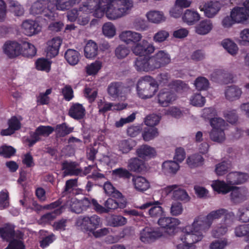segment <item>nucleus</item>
<instances>
[{
	"instance_id": "f257e3e1",
	"label": "nucleus",
	"mask_w": 249,
	"mask_h": 249,
	"mask_svg": "<svg viewBox=\"0 0 249 249\" xmlns=\"http://www.w3.org/2000/svg\"><path fill=\"white\" fill-rule=\"evenodd\" d=\"M212 187L218 194L224 195L231 191V199L235 203H239L245 201L249 196L248 190L246 188L231 187L223 181L216 180L213 182Z\"/></svg>"
},
{
	"instance_id": "f03ea898",
	"label": "nucleus",
	"mask_w": 249,
	"mask_h": 249,
	"mask_svg": "<svg viewBox=\"0 0 249 249\" xmlns=\"http://www.w3.org/2000/svg\"><path fill=\"white\" fill-rule=\"evenodd\" d=\"M184 234L180 240L185 239L187 242L196 243L202 239V216L196 217L192 225L186 226L183 229Z\"/></svg>"
},
{
	"instance_id": "7ed1b4c3",
	"label": "nucleus",
	"mask_w": 249,
	"mask_h": 249,
	"mask_svg": "<svg viewBox=\"0 0 249 249\" xmlns=\"http://www.w3.org/2000/svg\"><path fill=\"white\" fill-rule=\"evenodd\" d=\"M158 89L157 82L149 76L140 79L137 85L138 94L142 99L151 98L157 91Z\"/></svg>"
},
{
	"instance_id": "20e7f679",
	"label": "nucleus",
	"mask_w": 249,
	"mask_h": 249,
	"mask_svg": "<svg viewBox=\"0 0 249 249\" xmlns=\"http://www.w3.org/2000/svg\"><path fill=\"white\" fill-rule=\"evenodd\" d=\"M106 1V16L110 20H115L128 14L133 7V2H127L125 4H118L116 2Z\"/></svg>"
},
{
	"instance_id": "39448f33",
	"label": "nucleus",
	"mask_w": 249,
	"mask_h": 249,
	"mask_svg": "<svg viewBox=\"0 0 249 249\" xmlns=\"http://www.w3.org/2000/svg\"><path fill=\"white\" fill-rule=\"evenodd\" d=\"M53 5L45 1H37L34 3L31 8V12L34 15H42L46 18L53 21L57 17L53 8Z\"/></svg>"
},
{
	"instance_id": "423d86ee",
	"label": "nucleus",
	"mask_w": 249,
	"mask_h": 249,
	"mask_svg": "<svg viewBox=\"0 0 249 249\" xmlns=\"http://www.w3.org/2000/svg\"><path fill=\"white\" fill-rule=\"evenodd\" d=\"M102 223L100 217L94 214L90 216H81L76 221L75 225L84 231L91 232L99 228Z\"/></svg>"
},
{
	"instance_id": "0eeeda50",
	"label": "nucleus",
	"mask_w": 249,
	"mask_h": 249,
	"mask_svg": "<svg viewBox=\"0 0 249 249\" xmlns=\"http://www.w3.org/2000/svg\"><path fill=\"white\" fill-rule=\"evenodd\" d=\"M133 53L136 55L145 56L153 53L155 50L154 46L150 44L147 40H142L137 43L132 47Z\"/></svg>"
},
{
	"instance_id": "6e6552de",
	"label": "nucleus",
	"mask_w": 249,
	"mask_h": 249,
	"mask_svg": "<svg viewBox=\"0 0 249 249\" xmlns=\"http://www.w3.org/2000/svg\"><path fill=\"white\" fill-rule=\"evenodd\" d=\"M180 223L178 219L169 217H160L158 221L159 225L169 234L174 232Z\"/></svg>"
},
{
	"instance_id": "1a4fd4ad",
	"label": "nucleus",
	"mask_w": 249,
	"mask_h": 249,
	"mask_svg": "<svg viewBox=\"0 0 249 249\" xmlns=\"http://www.w3.org/2000/svg\"><path fill=\"white\" fill-rule=\"evenodd\" d=\"M15 231V226L11 224H6L3 227L0 228V236L4 240L9 242V243L12 241L16 240L15 237L21 238L23 234L19 232V235Z\"/></svg>"
},
{
	"instance_id": "9d476101",
	"label": "nucleus",
	"mask_w": 249,
	"mask_h": 249,
	"mask_svg": "<svg viewBox=\"0 0 249 249\" xmlns=\"http://www.w3.org/2000/svg\"><path fill=\"white\" fill-rule=\"evenodd\" d=\"M22 50L21 44L16 41H9L4 45V52L10 58H14L20 55Z\"/></svg>"
},
{
	"instance_id": "9b49d317",
	"label": "nucleus",
	"mask_w": 249,
	"mask_h": 249,
	"mask_svg": "<svg viewBox=\"0 0 249 249\" xmlns=\"http://www.w3.org/2000/svg\"><path fill=\"white\" fill-rule=\"evenodd\" d=\"M162 233L154 228L146 227L141 231L140 239L144 243H149L161 236Z\"/></svg>"
},
{
	"instance_id": "f8f14e48",
	"label": "nucleus",
	"mask_w": 249,
	"mask_h": 249,
	"mask_svg": "<svg viewBox=\"0 0 249 249\" xmlns=\"http://www.w3.org/2000/svg\"><path fill=\"white\" fill-rule=\"evenodd\" d=\"M62 170H64L63 176L81 175L82 170L78 168V164L76 162L64 161L62 164Z\"/></svg>"
},
{
	"instance_id": "ddd939ff",
	"label": "nucleus",
	"mask_w": 249,
	"mask_h": 249,
	"mask_svg": "<svg viewBox=\"0 0 249 249\" xmlns=\"http://www.w3.org/2000/svg\"><path fill=\"white\" fill-rule=\"evenodd\" d=\"M165 190L167 194L173 191L172 198L175 200L187 201L189 199V196L186 191L177 185L168 186Z\"/></svg>"
},
{
	"instance_id": "4468645a",
	"label": "nucleus",
	"mask_w": 249,
	"mask_h": 249,
	"mask_svg": "<svg viewBox=\"0 0 249 249\" xmlns=\"http://www.w3.org/2000/svg\"><path fill=\"white\" fill-rule=\"evenodd\" d=\"M231 13L236 23H243L249 19V10L246 8L234 7Z\"/></svg>"
},
{
	"instance_id": "2eb2a0df",
	"label": "nucleus",
	"mask_w": 249,
	"mask_h": 249,
	"mask_svg": "<svg viewBox=\"0 0 249 249\" xmlns=\"http://www.w3.org/2000/svg\"><path fill=\"white\" fill-rule=\"evenodd\" d=\"M125 89V86L122 82H113L108 85L107 91L109 96L116 98L122 94Z\"/></svg>"
},
{
	"instance_id": "dca6fc26",
	"label": "nucleus",
	"mask_w": 249,
	"mask_h": 249,
	"mask_svg": "<svg viewBox=\"0 0 249 249\" xmlns=\"http://www.w3.org/2000/svg\"><path fill=\"white\" fill-rule=\"evenodd\" d=\"M196 89L199 91V93H195L191 99V104L196 107H201L202 104V96L200 91L202 89V76L197 77L194 83Z\"/></svg>"
},
{
	"instance_id": "f3484780",
	"label": "nucleus",
	"mask_w": 249,
	"mask_h": 249,
	"mask_svg": "<svg viewBox=\"0 0 249 249\" xmlns=\"http://www.w3.org/2000/svg\"><path fill=\"white\" fill-rule=\"evenodd\" d=\"M62 40L59 37H55L49 41L46 50L47 57L52 58L57 55Z\"/></svg>"
},
{
	"instance_id": "a211bd4d",
	"label": "nucleus",
	"mask_w": 249,
	"mask_h": 249,
	"mask_svg": "<svg viewBox=\"0 0 249 249\" xmlns=\"http://www.w3.org/2000/svg\"><path fill=\"white\" fill-rule=\"evenodd\" d=\"M106 3L105 0H87L82 6L80 7V11H83V13L87 14L92 13L94 10L99 9L100 7Z\"/></svg>"
},
{
	"instance_id": "6ab92c4d",
	"label": "nucleus",
	"mask_w": 249,
	"mask_h": 249,
	"mask_svg": "<svg viewBox=\"0 0 249 249\" xmlns=\"http://www.w3.org/2000/svg\"><path fill=\"white\" fill-rule=\"evenodd\" d=\"M120 37L122 40L126 43V44H129L131 42L135 44L140 42L142 36L140 33L131 31H126L122 33Z\"/></svg>"
},
{
	"instance_id": "aec40b11",
	"label": "nucleus",
	"mask_w": 249,
	"mask_h": 249,
	"mask_svg": "<svg viewBox=\"0 0 249 249\" xmlns=\"http://www.w3.org/2000/svg\"><path fill=\"white\" fill-rule=\"evenodd\" d=\"M221 3L218 1H210L203 6V12L208 18H213L220 10Z\"/></svg>"
},
{
	"instance_id": "412c9836",
	"label": "nucleus",
	"mask_w": 249,
	"mask_h": 249,
	"mask_svg": "<svg viewBox=\"0 0 249 249\" xmlns=\"http://www.w3.org/2000/svg\"><path fill=\"white\" fill-rule=\"evenodd\" d=\"M22 27L24 34L31 36L38 33L41 30V27L37 22L33 20H26L22 23Z\"/></svg>"
},
{
	"instance_id": "4be33fe9",
	"label": "nucleus",
	"mask_w": 249,
	"mask_h": 249,
	"mask_svg": "<svg viewBox=\"0 0 249 249\" xmlns=\"http://www.w3.org/2000/svg\"><path fill=\"white\" fill-rule=\"evenodd\" d=\"M247 179V175L241 172L230 173L227 176V185H236L245 182Z\"/></svg>"
},
{
	"instance_id": "5701e85b",
	"label": "nucleus",
	"mask_w": 249,
	"mask_h": 249,
	"mask_svg": "<svg viewBox=\"0 0 249 249\" xmlns=\"http://www.w3.org/2000/svg\"><path fill=\"white\" fill-rule=\"evenodd\" d=\"M174 93L168 91H161L158 94V102L162 107H167L176 100Z\"/></svg>"
},
{
	"instance_id": "b1692460",
	"label": "nucleus",
	"mask_w": 249,
	"mask_h": 249,
	"mask_svg": "<svg viewBox=\"0 0 249 249\" xmlns=\"http://www.w3.org/2000/svg\"><path fill=\"white\" fill-rule=\"evenodd\" d=\"M200 18V15L195 10L187 9L182 16L183 21L188 25L195 24Z\"/></svg>"
},
{
	"instance_id": "393cba45",
	"label": "nucleus",
	"mask_w": 249,
	"mask_h": 249,
	"mask_svg": "<svg viewBox=\"0 0 249 249\" xmlns=\"http://www.w3.org/2000/svg\"><path fill=\"white\" fill-rule=\"evenodd\" d=\"M179 169V164L175 161H165L162 164V172L166 175H175Z\"/></svg>"
},
{
	"instance_id": "a878e982",
	"label": "nucleus",
	"mask_w": 249,
	"mask_h": 249,
	"mask_svg": "<svg viewBox=\"0 0 249 249\" xmlns=\"http://www.w3.org/2000/svg\"><path fill=\"white\" fill-rule=\"evenodd\" d=\"M232 78L231 74L223 70H217L212 74V79L216 82L230 81Z\"/></svg>"
},
{
	"instance_id": "bb28decb",
	"label": "nucleus",
	"mask_w": 249,
	"mask_h": 249,
	"mask_svg": "<svg viewBox=\"0 0 249 249\" xmlns=\"http://www.w3.org/2000/svg\"><path fill=\"white\" fill-rule=\"evenodd\" d=\"M132 182L136 190L140 192L145 191L150 187L149 182L145 178L141 176L133 178Z\"/></svg>"
},
{
	"instance_id": "cd10ccee",
	"label": "nucleus",
	"mask_w": 249,
	"mask_h": 249,
	"mask_svg": "<svg viewBox=\"0 0 249 249\" xmlns=\"http://www.w3.org/2000/svg\"><path fill=\"white\" fill-rule=\"evenodd\" d=\"M125 205L126 203L124 201L119 203L112 198H108L104 203L105 213L111 212L118 208L123 209L125 207Z\"/></svg>"
},
{
	"instance_id": "c85d7f7f",
	"label": "nucleus",
	"mask_w": 249,
	"mask_h": 249,
	"mask_svg": "<svg viewBox=\"0 0 249 249\" xmlns=\"http://www.w3.org/2000/svg\"><path fill=\"white\" fill-rule=\"evenodd\" d=\"M241 93L240 89L235 86L229 87L225 92L226 99L231 101L239 99Z\"/></svg>"
},
{
	"instance_id": "c756f323",
	"label": "nucleus",
	"mask_w": 249,
	"mask_h": 249,
	"mask_svg": "<svg viewBox=\"0 0 249 249\" xmlns=\"http://www.w3.org/2000/svg\"><path fill=\"white\" fill-rule=\"evenodd\" d=\"M98 46L92 41H89L84 48L85 56L88 58H94L98 54Z\"/></svg>"
},
{
	"instance_id": "7c9ffc66",
	"label": "nucleus",
	"mask_w": 249,
	"mask_h": 249,
	"mask_svg": "<svg viewBox=\"0 0 249 249\" xmlns=\"http://www.w3.org/2000/svg\"><path fill=\"white\" fill-rule=\"evenodd\" d=\"M144 161L137 158L129 160L128 167L131 171L140 172L144 169Z\"/></svg>"
},
{
	"instance_id": "2f4dec72",
	"label": "nucleus",
	"mask_w": 249,
	"mask_h": 249,
	"mask_svg": "<svg viewBox=\"0 0 249 249\" xmlns=\"http://www.w3.org/2000/svg\"><path fill=\"white\" fill-rule=\"evenodd\" d=\"M146 17L149 21L154 23H160L164 21L166 19L162 12L157 11L148 12Z\"/></svg>"
},
{
	"instance_id": "473e14b6",
	"label": "nucleus",
	"mask_w": 249,
	"mask_h": 249,
	"mask_svg": "<svg viewBox=\"0 0 249 249\" xmlns=\"http://www.w3.org/2000/svg\"><path fill=\"white\" fill-rule=\"evenodd\" d=\"M80 53L73 49H68L65 53V58L71 65H75L79 61Z\"/></svg>"
},
{
	"instance_id": "72a5a7b5",
	"label": "nucleus",
	"mask_w": 249,
	"mask_h": 249,
	"mask_svg": "<svg viewBox=\"0 0 249 249\" xmlns=\"http://www.w3.org/2000/svg\"><path fill=\"white\" fill-rule=\"evenodd\" d=\"M138 156L141 158L152 157L155 156V149L147 145H143L137 150Z\"/></svg>"
},
{
	"instance_id": "f704fd0d",
	"label": "nucleus",
	"mask_w": 249,
	"mask_h": 249,
	"mask_svg": "<svg viewBox=\"0 0 249 249\" xmlns=\"http://www.w3.org/2000/svg\"><path fill=\"white\" fill-rule=\"evenodd\" d=\"M9 8L15 16L20 17L23 15L24 10L23 7L17 1L8 0Z\"/></svg>"
},
{
	"instance_id": "c9c22d12",
	"label": "nucleus",
	"mask_w": 249,
	"mask_h": 249,
	"mask_svg": "<svg viewBox=\"0 0 249 249\" xmlns=\"http://www.w3.org/2000/svg\"><path fill=\"white\" fill-rule=\"evenodd\" d=\"M223 48L231 54L235 55L238 51L237 45L230 39H225L221 43Z\"/></svg>"
},
{
	"instance_id": "e433bc0d",
	"label": "nucleus",
	"mask_w": 249,
	"mask_h": 249,
	"mask_svg": "<svg viewBox=\"0 0 249 249\" xmlns=\"http://www.w3.org/2000/svg\"><path fill=\"white\" fill-rule=\"evenodd\" d=\"M62 213V208H57L53 211L43 214L40 218V222L42 223H48L54 220L57 215Z\"/></svg>"
},
{
	"instance_id": "4c0bfd02",
	"label": "nucleus",
	"mask_w": 249,
	"mask_h": 249,
	"mask_svg": "<svg viewBox=\"0 0 249 249\" xmlns=\"http://www.w3.org/2000/svg\"><path fill=\"white\" fill-rule=\"evenodd\" d=\"M130 52L129 47L126 45L123 44L118 45L114 50L115 56L120 60L127 57Z\"/></svg>"
},
{
	"instance_id": "58836bf2",
	"label": "nucleus",
	"mask_w": 249,
	"mask_h": 249,
	"mask_svg": "<svg viewBox=\"0 0 249 249\" xmlns=\"http://www.w3.org/2000/svg\"><path fill=\"white\" fill-rule=\"evenodd\" d=\"M104 190L106 194L115 198H121L122 194L108 181H106L104 184Z\"/></svg>"
},
{
	"instance_id": "ea45409f",
	"label": "nucleus",
	"mask_w": 249,
	"mask_h": 249,
	"mask_svg": "<svg viewBox=\"0 0 249 249\" xmlns=\"http://www.w3.org/2000/svg\"><path fill=\"white\" fill-rule=\"evenodd\" d=\"M231 167V164L230 160H223L216 165L215 171L218 176H223L227 173Z\"/></svg>"
},
{
	"instance_id": "a19ab883",
	"label": "nucleus",
	"mask_w": 249,
	"mask_h": 249,
	"mask_svg": "<svg viewBox=\"0 0 249 249\" xmlns=\"http://www.w3.org/2000/svg\"><path fill=\"white\" fill-rule=\"evenodd\" d=\"M78 0H56L55 2L56 9L58 10L64 11L72 7Z\"/></svg>"
},
{
	"instance_id": "79ce46f5",
	"label": "nucleus",
	"mask_w": 249,
	"mask_h": 249,
	"mask_svg": "<svg viewBox=\"0 0 249 249\" xmlns=\"http://www.w3.org/2000/svg\"><path fill=\"white\" fill-rule=\"evenodd\" d=\"M159 135L158 130L154 127H149L144 128L142 136L145 141H150Z\"/></svg>"
},
{
	"instance_id": "37998d69",
	"label": "nucleus",
	"mask_w": 249,
	"mask_h": 249,
	"mask_svg": "<svg viewBox=\"0 0 249 249\" xmlns=\"http://www.w3.org/2000/svg\"><path fill=\"white\" fill-rule=\"evenodd\" d=\"M210 123L213 127V129L222 130L223 131H224L227 124L223 119L217 117L211 119Z\"/></svg>"
},
{
	"instance_id": "c03bdc74",
	"label": "nucleus",
	"mask_w": 249,
	"mask_h": 249,
	"mask_svg": "<svg viewBox=\"0 0 249 249\" xmlns=\"http://www.w3.org/2000/svg\"><path fill=\"white\" fill-rule=\"evenodd\" d=\"M201 154H195L188 158L187 163L191 168L198 166L202 161Z\"/></svg>"
},
{
	"instance_id": "a18cd8bd",
	"label": "nucleus",
	"mask_w": 249,
	"mask_h": 249,
	"mask_svg": "<svg viewBox=\"0 0 249 249\" xmlns=\"http://www.w3.org/2000/svg\"><path fill=\"white\" fill-rule=\"evenodd\" d=\"M77 186V179H71L66 181L64 190L62 193V196L71 194L74 189Z\"/></svg>"
},
{
	"instance_id": "49530a36",
	"label": "nucleus",
	"mask_w": 249,
	"mask_h": 249,
	"mask_svg": "<svg viewBox=\"0 0 249 249\" xmlns=\"http://www.w3.org/2000/svg\"><path fill=\"white\" fill-rule=\"evenodd\" d=\"M229 226L224 223H220L215 227L212 231V235L215 238H218L225 235L228 231Z\"/></svg>"
},
{
	"instance_id": "de8ad7c7",
	"label": "nucleus",
	"mask_w": 249,
	"mask_h": 249,
	"mask_svg": "<svg viewBox=\"0 0 249 249\" xmlns=\"http://www.w3.org/2000/svg\"><path fill=\"white\" fill-rule=\"evenodd\" d=\"M16 152V149L11 146L3 145L0 146V156L5 158H10Z\"/></svg>"
},
{
	"instance_id": "09e8293b",
	"label": "nucleus",
	"mask_w": 249,
	"mask_h": 249,
	"mask_svg": "<svg viewBox=\"0 0 249 249\" xmlns=\"http://www.w3.org/2000/svg\"><path fill=\"white\" fill-rule=\"evenodd\" d=\"M148 60L145 58H137L135 61V66L139 71H148L149 70Z\"/></svg>"
},
{
	"instance_id": "8fccbe9b",
	"label": "nucleus",
	"mask_w": 249,
	"mask_h": 249,
	"mask_svg": "<svg viewBox=\"0 0 249 249\" xmlns=\"http://www.w3.org/2000/svg\"><path fill=\"white\" fill-rule=\"evenodd\" d=\"M57 137H62L70 134L72 130L68 127L65 123L57 124L54 128Z\"/></svg>"
},
{
	"instance_id": "3c124183",
	"label": "nucleus",
	"mask_w": 249,
	"mask_h": 249,
	"mask_svg": "<svg viewBox=\"0 0 249 249\" xmlns=\"http://www.w3.org/2000/svg\"><path fill=\"white\" fill-rule=\"evenodd\" d=\"M211 140L214 142H222L225 140V134L223 130L213 129L210 134Z\"/></svg>"
},
{
	"instance_id": "603ef678",
	"label": "nucleus",
	"mask_w": 249,
	"mask_h": 249,
	"mask_svg": "<svg viewBox=\"0 0 249 249\" xmlns=\"http://www.w3.org/2000/svg\"><path fill=\"white\" fill-rule=\"evenodd\" d=\"M161 66L168 64L170 62L169 55L163 51H160L155 55Z\"/></svg>"
},
{
	"instance_id": "864d4df0",
	"label": "nucleus",
	"mask_w": 249,
	"mask_h": 249,
	"mask_svg": "<svg viewBox=\"0 0 249 249\" xmlns=\"http://www.w3.org/2000/svg\"><path fill=\"white\" fill-rule=\"evenodd\" d=\"M102 31L105 36L111 37L115 35L116 29L112 23L107 22L103 26Z\"/></svg>"
},
{
	"instance_id": "5fc2aeb1",
	"label": "nucleus",
	"mask_w": 249,
	"mask_h": 249,
	"mask_svg": "<svg viewBox=\"0 0 249 249\" xmlns=\"http://www.w3.org/2000/svg\"><path fill=\"white\" fill-rule=\"evenodd\" d=\"M235 234L237 237L249 235V223L237 226L234 230Z\"/></svg>"
},
{
	"instance_id": "6e6d98bb",
	"label": "nucleus",
	"mask_w": 249,
	"mask_h": 249,
	"mask_svg": "<svg viewBox=\"0 0 249 249\" xmlns=\"http://www.w3.org/2000/svg\"><path fill=\"white\" fill-rule=\"evenodd\" d=\"M23 45L25 49L23 53L24 56L32 57L36 55V50L34 45L28 42H24Z\"/></svg>"
},
{
	"instance_id": "4d7b16f0",
	"label": "nucleus",
	"mask_w": 249,
	"mask_h": 249,
	"mask_svg": "<svg viewBox=\"0 0 249 249\" xmlns=\"http://www.w3.org/2000/svg\"><path fill=\"white\" fill-rule=\"evenodd\" d=\"M161 117L155 114H152L146 116L145 118L144 123L147 126L154 127L158 124L160 120Z\"/></svg>"
},
{
	"instance_id": "13d9d810",
	"label": "nucleus",
	"mask_w": 249,
	"mask_h": 249,
	"mask_svg": "<svg viewBox=\"0 0 249 249\" xmlns=\"http://www.w3.org/2000/svg\"><path fill=\"white\" fill-rule=\"evenodd\" d=\"M112 175L120 178H129L132 174L128 170L122 167L118 168L112 171Z\"/></svg>"
},
{
	"instance_id": "bf43d9fd",
	"label": "nucleus",
	"mask_w": 249,
	"mask_h": 249,
	"mask_svg": "<svg viewBox=\"0 0 249 249\" xmlns=\"http://www.w3.org/2000/svg\"><path fill=\"white\" fill-rule=\"evenodd\" d=\"M126 219L121 215L112 216L109 221L110 226L112 227L122 226L126 224Z\"/></svg>"
},
{
	"instance_id": "052dcab7",
	"label": "nucleus",
	"mask_w": 249,
	"mask_h": 249,
	"mask_svg": "<svg viewBox=\"0 0 249 249\" xmlns=\"http://www.w3.org/2000/svg\"><path fill=\"white\" fill-rule=\"evenodd\" d=\"M171 89L177 92H180L186 88V85L181 80H174L168 84Z\"/></svg>"
},
{
	"instance_id": "680f3d73",
	"label": "nucleus",
	"mask_w": 249,
	"mask_h": 249,
	"mask_svg": "<svg viewBox=\"0 0 249 249\" xmlns=\"http://www.w3.org/2000/svg\"><path fill=\"white\" fill-rule=\"evenodd\" d=\"M36 68L38 70L49 71L50 69V62L45 58H39L36 63Z\"/></svg>"
},
{
	"instance_id": "e2e57ef3",
	"label": "nucleus",
	"mask_w": 249,
	"mask_h": 249,
	"mask_svg": "<svg viewBox=\"0 0 249 249\" xmlns=\"http://www.w3.org/2000/svg\"><path fill=\"white\" fill-rule=\"evenodd\" d=\"M169 36V33L168 32L164 30H161L154 35L153 40L156 42H162L166 40Z\"/></svg>"
},
{
	"instance_id": "0e129e2a",
	"label": "nucleus",
	"mask_w": 249,
	"mask_h": 249,
	"mask_svg": "<svg viewBox=\"0 0 249 249\" xmlns=\"http://www.w3.org/2000/svg\"><path fill=\"white\" fill-rule=\"evenodd\" d=\"M52 92V89H47L45 93H40L37 97V102L38 104L41 105L48 104L49 102L50 98L48 95Z\"/></svg>"
},
{
	"instance_id": "69168bd1",
	"label": "nucleus",
	"mask_w": 249,
	"mask_h": 249,
	"mask_svg": "<svg viewBox=\"0 0 249 249\" xmlns=\"http://www.w3.org/2000/svg\"><path fill=\"white\" fill-rule=\"evenodd\" d=\"M40 136L48 137L54 131V128L51 126L40 125L36 128Z\"/></svg>"
},
{
	"instance_id": "338daca9",
	"label": "nucleus",
	"mask_w": 249,
	"mask_h": 249,
	"mask_svg": "<svg viewBox=\"0 0 249 249\" xmlns=\"http://www.w3.org/2000/svg\"><path fill=\"white\" fill-rule=\"evenodd\" d=\"M148 213L152 217L158 218L161 216L163 213L161 207L160 206H153L148 210Z\"/></svg>"
},
{
	"instance_id": "774afa93",
	"label": "nucleus",
	"mask_w": 249,
	"mask_h": 249,
	"mask_svg": "<svg viewBox=\"0 0 249 249\" xmlns=\"http://www.w3.org/2000/svg\"><path fill=\"white\" fill-rule=\"evenodd\" d=\"M240 219L244 222L249 221V207L242 206L238 209Z\"/></svg>"
}]
</instances>
